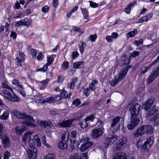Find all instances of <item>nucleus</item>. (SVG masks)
<instances>
[{
    "label": "nucleus",
    "mask_w": 159,
    "mask_h": 159,
    "mask_svg": "<svg viewBox=\"0 0 159 159\" xmlns=\"http://www.w3.org/2000/svg\"><path fill=\"white\" fill-rule=\"evenodd\" d=\"M12 83L13 84L16 85L20 89H23V86L20 84L19 81L16 79H14L12 81Z\"/></svg>",
    "instance_id": "nucleus-39"
},
{
    "label": "nucleus",
    "mask_w": 159,
    "mask_h": 159,
    "mask_svg": "<svg viewBox=\"0 0 159 159\" xmlns=\"http://www.w3.org/2000/svg\"><path fill=\"white\" fill-rule=\"evenodd\" d=\"M118 82H120V81H118L116 77H115L114 80H112L110 82V84L112 86H114L115 85L117 84Z\"/></svg>",
    "instance_id": "nucleus-41"
},
{
    "label": "nucleus",
    "mask_w": 159,
    "mask_h": 159,
    "mask_svg": "<svg viewBox=\"0 0 159 159\" xmlns=\"http://www.w3.org/2000/svg\"><path fill=\"white\" fill-rule=\"evenodd\" d=\"M9 156V153L8 151H6L5 152L4 154V159H8Z\"/></svg>",
    "instance_id": "nucleus-61"
},
{
    "label": "nucleus",
    "mask_w": 159,
    "mask_h": 159,
    "mask_svg": "<svg viewBox=\"0 0 159 159\" xmlns=\"http://www.w3.org/2000/svg\"><path fill=\"white\" fill-rule=\"evenodd\" d=\"M79 156L78 154L71 155L70 157V159H79Z\"/></svg>",
    "instance_id": "nucleus-63"
},
{
    "label": "nucleus",
    "mask_w": 159,
    "mask_h": 159,
    "mask_svg": "<svg viewBox=\"0 0 159 159\" xmlns=\"http://www.w3.org/2000/svg\"><path fill=\"white\" fill-rule=\"evenodd\" d=\"M60 96L61 98H66L70 97V93L69 95L66 91L65 90H61L60 91Z\"/></svg>",
    "instance_id": "nucleus-25"
},
{
    "label": "nucleus",
    "mask_w": 159,
    "mask_h": 159,
    "mask_svg": "<svg viewBox=\"0 0 159 159\" xmlns=\"http://www.w3.org/2000/svg\"><path fill=\"white\" fill-rule=\"evenodd\" d=\"M103 129L98 128L93 129L91 135L93 138H96L101 136L103 133Z\"/></svg>",
    "instance_id": "nucleus-10"
},
{
    "label": "nucleus",
    "mask_w": 159,
    "mask_h": 159,
    "mask_svg": "<svg viewBox=\"0 0 159 159\" xmlns=\"http://www.w3.org/2000/svg\"><path fill=\"white\" fill-rule=\"evenodd\" d=\"M79 46L81 53V54H82L84 51V48L86 46V44L83 41H81L80 42V44H79Z\"/></svg>",
    "instance_id": "nucleus-28"
},
{
    "label": "nucleus",
    "mask_w": 159,
    "mask_h": 159,
    "mask_svg": "<svg viewBox=\"0 0 159 159\" xmlns=\"http://www.w3.org/2000/svg\"><path fill=\"white\" fill-rule=\"evenodd\" d=\"M24 54L22 51L19 52V54L16 58L15 61L16 64L19 66H22V63L24 61Z\"/></svg>",
    "instance_id": "nucleus-8"
},
{
    "label": "nucleus",
    "mask_w": 159,
    "mask_h": 159,
    "mask_svg": "<svg viewBox=\"0 0 159 159\" xmlns=\"http://www.w3.org/2000/svg\"><path fill=\"white\" fill-rule=\"evenodd\" d=\"M12 93L9 91L7 90H4L2 91V95L7 99L9 100L11 96Z\"/></svg>",
    "instance_id": "nucleus-22"
},
{
    "label": "nucleus",
    "mask_w": 159,
    "mask_h": 159,
    "mask_svg": "<svg viewBox=\"0 0 159 159\" xmlns=\"http://www.w3.org/2000/svg\"><path fill=\"white\" fill-rule=\"evenodd\" d=\"M147 134H151L153 132V129L151 125H146Z\"/></svg>",
    "instance_id": "nucleus-36"
},
{
    "label": "nucleus",
    "mask_w": 159,
    "mask_h": 159,
    "mask_svg": "<svg viewBox=\"0 0 159 159\" xmlns=\"http://www.w3.org/2000/svg\"><path fill=\"white\" fill-rule=\"evenodd\" d=\"M116 139V137L112 136L111 137L107 138L106 139V142L105 143L104 147L107 148L110 145H111Z\"/></svg>",
    "instance_id": "nucleus-14"
},
{
    "label": "nucleus",
    "mask_w": 159,
    "mask_h": 159,
    "mask_svg": "<svg viewBox=\"0 0 159 159\" xmlns=\"http://www.w3.org/2000/svg\"><path fill=\"white\" fill-rule=\"evenodd\" d=\"M153 14V13H151L146 15L142 18L139 19V20H149L152 16Z\"/></svg>",
    "instance_id": "nucleus-38"
},
{
    "label": "nucleus",
    "mask_w": 159,
    "mask_h": 159,
    "mask_svg": "<svg viewBox=\"0 0 159 159\" xmlns=\"http://www.w3.org/2000/svg\"><path fill=\"white\" fill-rule=\"evenodd\" d=\"M84 62L83 61H80L75 62L73 64L74 67L76 68H80L83 66Z\"/></svg>",
    "instance_id": "nucleus-29"
},
{
    "label": "nucleus",
    "mask_w": 159,
    "mask_h": 159,
    "mask_svg": "<svg viewBox=\"0 0 159 159\" xmlns=\"http://www.w3.org/2000/svg\"><path fill=\"white\" fill-rule=\"evenodd\" d=\"M98 83V81L96 80H93L92 82L90 83L89 85V89L91 91H94L95 89V84Z\"/></svg>",
    "instance_id": "nucleus-32"
},
{
    "label": "nucleus",
    "mask_w": 159,
    "mask_h": 159,
    "mask_svg": "<svg viewBox=\"0 0 159 159\" xmlns=\"http://www.w3.org/2000/svg\"><path fill=\"white\" fill-rule=\"evenodd\" d=\"M13 114L18 118L27 120V121L22 122V125H25L29 127L33 128L35 127V125L30 122L28 121V120H31L32 122H34V120L32 116H29L24 113H21L20 111L16 110L13 111Z\"/></svg>",
    "instance_id": "nucleus-2"
},
{
    "label": "nucleus",
    "mask_w": 159,
    "mask_h": 159,
    "mask_svg": "<svg viewBox=\"0 0 159 159\" xmlns=\"http://www.w3.org/2000/svg\"><path fill=\"white\" fill-rule=\"evenodd\" d=\"M138 31L137 29H135L134 30L129 32L126 34V36L127 38L129 39V38H132L135 36L137 34Z\"/></svg>",
    "instance_id": "nucleus-24"
},
{
    "label": "nucleus",
    "mask_w": 159,
    "mask_h": 159,
    "mask_svg": "<svg viewBox=\"0 0 159 159\" xmlns=\"http://www.w3.org/2000/svg\"><path fill=\"white\" fill-rule=\"evenodd\" d=\"M83 92L86 96H88L90 93V89L88 88H86L84 89Z\"/></svg>",
    "instance_id": "nucleus-47"
},
{
    "label": "nucleus",
    "mask_w": 159,
    "mask_h": 159,
    "mask_svg": "<svg viewBox=\"0 0 159 159\" xmlns=\"http://www.w3.org/2000/svg\"><path fill=\"white\" fill-rule=\"evenodd\" d=\"M97 38L96 35H91L89 37V39H90L92 42H95Z\"/></svg>",
    "instance_id": "nucleus-51"
},
{
    "label": "nucleus",
    "mask_w": 159,
    "mask_h": 159,
    "mask_svg": "<svg viewBox=\"0 0 159 159\" xmlns=\"http://www.w3.org/2000/svg\"><path fill=\"white\" fill-rule=\"evenodd\" d=\"M49 10V7L48 6H45L42 7V11L44 13L48 12Z\"/></svg>",
    "instance_id": "nucleus-54"
},
{
    "label": "nucleus",
    "mask_w": 159,
    "mask_h": 159,
    "mask_svg": "<svg viewBox=\"0 0 159 159\" xmlns=\"http://www.w3.org/2000/svg\"><path fill=\"white\" fill-rule=\"evenodd\" d=\"M140 121V119L137 116H131L130 121L127 125V128L129 130L134 129L138 125Z\"/></svg>",
    "instance_id": "nucleus-3"
},
{
    "label": "nucleus",
    "mask_w": 159,
    "mask_h": 159,
    "mask_svg": "<svg viewBox=\"0 0 159 159\" xmlns=\"http://www.w3.org/2000/svg\"><path fill=\"white\" fill-rule=\"evenodd\" d=\"M2 87L4 89H9L12 92H13V90L8 85L6 84L3 83L2 84Z\"/></svg>",
    "instance_id": "nucleus-48"
},
{
    "label": "nucleus",
    "mask_w": 159,
    "mask_h": 159,
    "mask_svg": "<svg viewBox=\"0 0 159 159\" xmlns=\"http://www.w3.org/2000/svg\"><path fill=\"white\" fill-rule=\"evenodd\" d=\"M53 57L50 56L47 57V65L49 66L50 65L52 64L53 61Z\"/></svg>",
    "instance_id": "nucleus-44"
},
{
    "label": "nucleus",
    "mask_w": 159,
    "mask_h": 159,
    "mask_svg": "<svg viewBox=\"0 0 159 159\" xmlns=\"http://www.w3.org/2000/svg\"><path fill=\"white\" fill-rule=\"evenodd\" d=\"M58 5V0H53L52 6L55 8H57Z\"/></svg>",
    "instance_id": "nucleus-59"
},
{
    "label": "nucleus",
    "mask_w": 159,
    "mask_h": 159,
    "mask_svg": "<svg viewBox=\"0 0 159 159\" xmlns=\"http://www.w3.org/2000/svg\"><path fill=\"white\" fill-rule=\"evenodd\" d=\"M33 132L30 131H27L24 135L23 138V142L26 143L27 140L28 144L29 146L27 149V152L30 159H35L37 157V149L35 147V141H36L37 146L39 147L41 146L40 140L38 138L37 134L34 135L32 134Z\"/></svg>",
    "instance_id": "nucleus-1"
},
{
    "label": "nucleus",
    "mask_w": 159,
    "mask_h": 159,
    "mask_svg": "<svg viewBox=\"0 0 159 159\" xmlns=\"http://www.w3.org/2000/svg\"><path fill=\"white\" fill-rule=\"evenodd\" d=\"M153 143V139L152 137L151 136L148 138L143 146V150L145 151L148 152Z\"/></svg>",
    "instance_id": "nucleus-7"
},
{
    "label": "nucleus",
    "mask_w": 159,
    "mask_h": 159,
    "mask_svg": "<svg viewBox=\"0 0 159 159\" xmlns=\"http://www.w3.org/2000/svg\"><path fill=\"white\" fill-rule=\"evenodd\" d=\"M43 159H56L54 154L48 153L46 155L43 156Z\"/></svg>",
    "instance_id": "nucleus-33"
},
{
    "label": "nucleus",
    "mask_w": 159,
    "mask_h": 159,
    "mask_svg": "<svg viewBox=\"0 0 159 159\" xmlns=\"http://www.w3.org/2000/svg\"><path fill=\"white\" fill-rule=\"evenodd\" d=\"M11 94V96L9 100H11L14 102H19L20 100V99L14 94L13 92Z\"/></svg>",
    "instance_id": "nucleus-27"
},
{
    "label": "nucleus",
    "mask_w": 159,
    "mask_h": 159,
    "mask_svg": "<svg viewBox=\"0 0 159 159\" xmlns=\"http://www.w3.org/2000/svg\"><path fill=\"white\" fill-rule=\"evenodd\" d=\"M158 109V107L156 105L154 106L151 109L148 111L146 115V117L147 119L151 117L153 115L155 114L157 112Z\"/></svg>",
    "instance_id": "nucleus-11"
},
{
    "label": "nucleus",
    "mask_w": 159,
    "mask_h": 159,
    "mask_svg": "<svg viewBox=\"0 0 159 159\" xmlns=\"http://www.w3.org/2000/svg\"><path fill=\"white\" fill-rule=\"evenodd\" d=\"M143 39H141L135 41L134 43L136 45L139 46L140 44H143Z\"/></svg>",
    "instance_id": "nucleus-49"
},
{
    "label": "nucleus",
    "mask_w": 159,
    "mask_h": 159,
    "mask_svg": "<svg viewBox=\"0 0 159 159\" xmlns=\"http://www.w3.org/2000/svg\"><path fill=\"white\" fill-rule=\"evenodd\" d=\"M105 39L107 42L109 43L111 42L113 40V39H112L111 36H107L106 37Z\"/></svg>",
    "instance_id": "nucleus-57"
},
{
    "label": "nucleus",
    "mask_w": 159,
    "mask_h": 159,
    "mask_svg": "<svg viewBox=\"0 0 159 159\" xmlns=\"http://www.w3.org/2000/svg\"><path fill=\"white\" fill-rule=\"evenodd\" d=\"M137 4V1H134L131 2L130 4L128 5L131 8H133L134 6L135 5Z\"/></svg>",
    "instance_id": "nucleus-56"
},
{
    "label": "nucleus",
    "mask_w": 159,
    "mask_h": 159,
    "mask_svg": "<svg viewBox=\"0 0 159 159\" xmlns=\"http://www.w3.org/2000/svg\"><path fill=\"white\" fill-rule=\"evenodd\" d=\"M111 36L113 39H116L118 36V34L116 32H113L111 34Z\"/></svg>",
    "instance_id": "nucleus-60"
},
{
    "label": "nucleus",
    "mask_w": 159,
    "mask_h": 159,
    "mask_svg": "<svg viewBox=\"0 0 159 159\" xmlns=\"http://www.w3.org/2000/svg\"><path fill=\"white\" fill-rule=\"evenodd\" d=\"M69 134L70 133L68 132H65L62 135V140L63 141H65L66 139L67 140H68L69 139Z\"/></svg>",
    "instance_id": "nucleus-40"
},
{
    "label": "nucleus",
    "mask_w": 159,
    "mask_h": 159,
    "mask_svg": "<svg viewBox=\"0 0 159 159\" xmlns=\"http://www.w3.org/2000/svg\"><path fill=\"white\" fill-rule=\"evenodd\" d=\"M10 36L13 38V39H15L16 37V34L15 32L12 31L11 32Z\"/></svg>",
    "instance_id": "nucleus-62"
},
{
    "label": "nucleus",
    "mask_w": 159,
    "mask_h": 159,
    "mask_svg": "<svg viewBox=\"0 0 159 159\" xmlns=\"http://www.w3.org/2000/svg\"><path fill=\"white\" fill-rule=\"evenodd\" d=\"M73 121V119L67 120L63 121L61 122H59V126L62 127H70L72 124Z\"/></svg>",
    "instance_id": "nucleus-16"
},
{
    "label": "nucleus",
    "mask_w": 159,
    "mask_h": 159,
    "mask_svg": "<svg viewBox=\"0 0 159 159\" xmlns=\"http://www.w3.org/2000/svg\"><path fill=\"white\" fill-rule=\"evenodd\" d=\"M72 81V82H71L69 85H68V88L70 89H73L74 88L75 83L77 81V79L76 78H74L73 79Z\"/></svg>",
    "instance_id": "nucleus-35"
},
{
    "label": "nucleus",
    "mask_w": 159,
    "mask_h": 159,
    "mask_svg": "<svg viewBox=\"0 0 159 159\" xmlns=\"http://www.w3.org/2000/svg\"><path fill=\"white\" fill-rule=\"evenodd\" d=\"M80 102L79 99H77L73 102V104L78 106L80 104Z\"/></svg>",
    "instance_id": "nucleus-58"
},
{
    "label": "nucleus",
    "mask_w": 159,
    "mask_h": 159,
    "mask_svg": "<svg viewBox=\"0 0 159 159\" xmlns=\"http://www.w3.org/2000/svg\"><path fill=\"white\" fill-rule=\"evenodd\" d=\"M129 67L128 66L126 67H124L123 69L121 70L120 72L118 73V76L117 78L118 81H120L125 77V75L127 74V71L128 70Z\"/></svg>",
    "instance_id": "nucleus-9"
},
{
    "label": "nucleus",
    "mask_w": 159,
    "mask_h": 159,
    "mask_svg": "<svg viewBox=\"0 0 159 159\" xmlns=\"http://www.w3.org/2000/svg\"><path fill=\"white\" fill-rule=\"evenodd\" d=\"M140 108V106L137 103H134L130 108L131 116H137Z\"/></svg>",
    "instance_id": "nucleus-5"
},
{
    "label": "nucleus",
    "mask_w": 159,
    "mask_h": 159,
    "mask_svg": "<svg viewBox=\"0 0 159 159\" xmlns=\"http://www.w3.org/2000/svg\"><path fill=\"white\" fill-rule=\"evenodd\" d=\"M89 2L90 3V6L92 7L96 8L98 7L99 5L98 4L94 2H93L91 1H90Z\"/></svg>",
    "instance_id": "nucleus-50"
},
{
    "label": "nucleus",
    "mask_w": 159,
    "mask_h": 159,
    "mask_svg": "<svg viewBox=\"0 0 159 159\" xmlns=\"http://www.w3.org/2000/svg\"><path fill=\"white\" fill-rule=\"evenodd\" d=\"M9 115V111H5L2 116L0 117L1 118L2 120H6L7 119Z\"/></svg>",
    "instance_id": "nucleus-37"
},
{
    "label": "nucleus",
    "mask_w": 159,
    "mask_h": 159,
    "mask_svg": "<svg viewBox=\"0 0 159 159\" xmlns=\"http://www.w3.org/2000/svg\"><path fill=\"white\" fill-rule=\"evenodd\" d=\"M53 100V98L52 97H49L46 98L43 101V103L44 104L45 103H51L52 102Z\"/></svg>",
    "instance_id": "nucleus-43"
},
{
    "label": "nucleus",
    "mask_w": 159,
    "mask_h": 159,
    "mask_svg": "<svg viewBox=\"0 0 159 159\" xmlns=\"http://www.w3.org/2000/svg\"><path fill=\"white\" fill-rule=\"evenodd\" d=\"M127 139L125 138H123L122 139L120 140V143H121L120 145L119 144H116L114 146L113 149L114 151H116L117 150H119L121 149V148L123 147L124 145L127 142Z\"/></svg>",
    "instance_id": "nucleus-12"
},
{
    "label": "nucleus",
    "mask_w": 159,
    "mask_h": 159,
    "mask_svg": "<svg viewBox=\"0 0 159 159\" xmlns=\"http://www.w3.org/2000/svg\"><path fill=\"white\" fill-rule=\"evenodd\" d=\"M120 119V117L119 116H116L114 117L112 120V122L111 124V130H112V128L116 126L119 121Z\"/></svg>",
    "instance_id": "nucleus-23"
},
{
    "label": "nucleus",
    "mask_w": 159,
    "mask_h": 159,
    "mask_svg": "<svg viewBox=\"0 0 159 159\" xmlns=\"http://www.w3.org/2000/svg\"><path fill=\"white\" fill-rule=\"evenodd\" d=\"M159 118V114H155L153 115L150 119L149 120L151 122H154Z\"/></svg>",
    "instance_id": "nucleus-34"
},
{
    "label": "nucleus",
    "mask_w": 159,
    "mask_h": 159,
    "mask_svg": "<svg viewBox=\"0 0 159 159\" xmlns=\"http://www.w3.org/2000/svg\"><path fill=\"white\" fill-rule=\"evenodd\" d=\"M58 146L59 148L62 149H66L67 147L66 144L63 141H60L58 144Z\"/></svg>",
    "instance_id": "nucleus-30"
},
{
    "label": "nucleus",
    "mask_w": 159,
    "mask_h": 159,
    "mask_svg": "<svg viewBox=\"0 0 159 159\" xmlns=\"http://www.w3.org/2000/svg\"><path fill=\"white\" fill-rule=\"evenodd\" d=\"M87 153H84L79 157V159H87Z\"/></svg>",
    "instance_id": "nucleus-53"
},
{
    "label": "nucleus",
    "mask_w": 159,
    "mask_h": 159,
    "mask_svg": "<svg viewBox=\"0 0 159 159\" xmlns=\"http://www.w3.org/2000/svg\"><path fill=\"white\" fill-rule=\"evenodd\" d=\"M159 75V74L156 71L154 70L151 74V75L146 80V82L148 84L152 83L156 78Z\"/></svg>",
    "instance_id": "nucleus-13"
},
{
    "label": "nucleus",
    "mask_w": 159,
    "mask_h": 159,
    "mask_svg": "<svg viewBox=\"0 0 159 159\" xmlns=\"http://www.w3.org/2000/svg\"><path fill=\"white\" fill-rule=\"evenodd\" d=\"M68 62L67 61H65L61 65L62 67L64 70H66L68 67Z\"/></svg>",
    "instance_id": "nucleus-45"
},
{
    "label": "nucleus",
    "mask_w": 159,
    "mask_h": 159,
    "mask_svg": "<svg viewBox=\"0 0 159 159\" xmlns=\"http://www.w3.org/2000/svg\"><path fill=\"white\" fill-rule=\"evenodd\" d=\"M87 121H85L80 122L79 123V127L82 129L86 128L88 126V124L86 122Z\"/></svg>",
    "instance_id": "nucleus-42"
},
{
    "label": "nucleus",
    "mask_w": 159,
    "mask_h": 159,
    "mask_svg": "<svg viewBox=\"0 0 159 159\" xmlns=\"http://www.w3.org/2000/svg\"><path fill=\"white\" fill-rule=\"evenodd\" d=\"M145 134L143 130V126H141L137 129L133 134L134 136L135 137H137L142 136Z\"/></svg>",
    "instance_id": "nucleus-18"
},
{
    "label": "nucleus",
    "mask_w": 159,
    "mask_h": 159,
    "mask_svg": "<svg viewBox=\"0 0 159 159\" xmlns=\"http://www.w3.org/2000/svg\"><path fill=\"white\" fill-rule=\"evenodd\" d=\"M37 123L39 126H43L44 128H46L47 126H52V123L50 121L39 120L38 121Z\"/></svg>",
    "instance_id": "nucleus-17"
},
{
    "label": "nucleus",
    "mask_w": 159,
    "mask_h": 159,
    "mask_svg": "<svg viewBox=\"0 0 159 159\" xmlns=\"http://www.w3.org/2000/svg\"><path fill=\"white\" fill-rule=\"evenodd\" d=\"M30 52L32 55L33 57L34 58H35L37 53L36 50L34 49H32L31 50Z\"/></svg>",
    "instance_id": "nucleus-52"
},
{
    "label": "nucleus",
    "mask_w": 159,
    "mask_h": 159,
    "mask_svg": "<svg viewBox=\"0 0 159 159\" xmlns=\"http://www.w3.org/2000/svg\"><path fill=\"white\" fill-rule=\"evenodd\" d=\"M32 22V20H19L14 22L13 23L17 27L21 25H29Z\"/></svg>",
    "instance_id": "nucleus-19"
},
{
    "label": "nucleus",
    "mask_w": 159,
    "mask_h": 159,
    "mask_svg": "<svg viewBox=\"0 0 159 159\" xmlns=\"http://www.w3.org/2000/svg\"><path fill=\"white\" fill-rule=\"evenodd\" d=\"M139 51H135L131 54V56L134 57L139 55Z\"/></svg>",
    "instance_id": "nucleus-55"
},
{
    "label": "nucleus",
    "mask_w": 159,
    "mask_h": 159,
    "mask_svg": "<svg viewBox=\"0 0 159 159\" xmlns=\"http://www.w3.org/2000/svg\"><path fill=\"white\" fill-rule=\"evenodd\" d=\"M94 116V114H93L91 115L88 116L84 120L85 121H88L89 120H91L92 121H93Z\"/></svg>",
    "instance_id": "nucleus-46"
},
{
    "label": "nucleus",
    "mask_w": 159,
    "mask_h": 159,
    "mask_svg": "<svg viewBox=\"0 0 159 159\" xmlns=\"http://www.w3.org/2000/svg\"><path fill=\"white\" fill-rule=\"evenodd\" d=\"M16 134L18 135H21L22 133L26 129V127L24 126H16L15 128Z\"/></svg>",
    "instance_id": "nucleus-20"
},
{
    "label": "nucleus",
    "mask_w": 159,
    "mask_h": 159,
    "mask_svg": "<svg viewBox=\"0 0 159 159\" xmlns=\"http://www.w3.org/2000/svg\"><path fill=\"white\" fill-rule=\"evenodd\" d=\"M81 142L82 144L80 148V150L81 152L85 151L93 145V143L89 141L87 138H84L82 140Z\"/></svg>",
    "instance_id": "nucleus-4"
},
{
    "label": "nucleus",
    "mask_w": 159,
    "mask_h": 159,
    "mask_svg": "<svg viewBox=\"0 0 159 159\" xmlns=\"http://www.w3.org/2000/svg\"><path fill=\"white\" fill-rule=\"evenodd\" d=\"M159 61V55L157 57V58L150 64L152 66L153 65H155Z\"/></svg>",
    "instance_id": "nucleus-64"
},
{
    "label": "nucleus",
    "mask_w": 159,
    "mask_h": 159,
    "mask_svg": "<svg viewBox=\"0 0 159 159\" xmlns=\"http://www.w3.org/2000/svg\"><path fill=\"white\" fill-rule=\"evenodd\" d=\"M113 159H126V154L125 153L119 152L116 154Z\"/></svg>",
    "instance_id": "nucleus-21"
},
{
    "label": "nucleus",
    "mask_w": 159,
    "mask_h": 159,
    "mask_svg": "<svg viewBox=\"0 0 159 159\" xmlns=\"http://www.w3.org/2000/svg\"><path fill=\"white\" fill-rule=\"evenodd\" d=\"M151 67L150 65L148 66L142 67L140 69V72L141 74H144L149 70Z\"/></svg>",
    "instance_id": "nucleus-26"
},
{
    "label": "nucleus",
    "mask_w": 159,
    "mask_h": 159,
    "mask_svg": "<svg viewBox=\"0 0 159 159\" xmlns=\"http://www.w3.org/2000/svg\"><path fill=\"white\" fill-rule=\"evenodd\" d=\"M83 14L84 18L86 19H88L89 18V12L85 8H81Z\"/></svg>",
    "instance_id": "nucleus-31"
},
{
    "label": "nucleus",
    "mask_w": 159,
    "mask_h": 159,
    "mask_svg": "<svg viewBox=\"0 0 159 159\" xmlns=\"http://www.w3.org/2000/svg\"><path fill=\"white\" fill-rule=\"evenodd\" d=\"M154 100V99L152 98L148 99L146 102L144 103L143 107H144V109L146 110H148L150 108L152 105L153 103Z\"/></svg>",
    "instance_id": "nucleus-15"
},
{
    "label": "nucleus",
    "mask_w": 159,
    "mask_h": 159,
    "mask_svg": "<svg viewBox=\"0 0 159 159\" xmlns=\"http://www.w3.org/2000/svg\"><path fill=\"white\" fill-rule=\"evenodd\" d=\"M2 145L3 148H7L11 146V143L10 139L6 135L4 134L2 136Z\"/></svg>",
    "instance_id": "nucleus-6"
}]
</instances>
